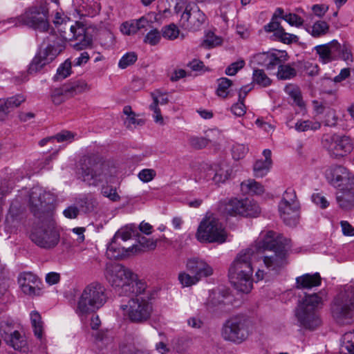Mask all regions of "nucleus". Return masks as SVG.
I'll list each match as a JSON object with an SVG mask.
<instances>
[{
    "label": "nucleus",
    "mask_w": 354,
    "mask_h": 354,
    "mask_svg": "<svg viewBox=\"0 0 354 354\" xmlns=\"http://www.w3.org/2000/svg\"><path fill=\"white\" fill-rule=\"evenodd\" d=\"M221 44V39L216 36L213 32H209L207 34L205 39L203 41V46L207 48H213Z\"/></svg>",
    "instance_id": "5fc2aeb1"
},
{
    "label": "nucleus",
    "mask_w": 354,
    "mask_h": 354,
    "mask_svg": "<svg viewBox=\"0 0 354 354\" xmlns=\"http://www.w3.org/2000/svg\"><path fill=\"white\" fill-rule=\"evenodd\" d=\"M218 210L225 215L256 217L261 209L259 205L249 198H225L219 202Z\"/></svg>",
    "instance_id": "1a4fd4ad"
},
{
    "label": "nucleus",
    "mask_w": 354,
    "mask_h": 354,
    "mask_svg": "<svg viewBox=\"0 0 354 354\" xmlns=\"http://www.w3.org/2000/svg\"><path fill=\"white\" fill-rule=\"evenodd\" d=\"M277 66L278 71L277 76L279 80H286L292 79L296 77L297 71L290 64H281V62H280V64Z\"/></svg>",
    "instance_id": "e433bc0d"
},
{
    "label": "nucleus",
    "mask_w": 354,
    "mask_h": 354,
    "mask_svg": "<svg viewBox=\"0 0 354 354\" xmlns=\"http://www.w3.org/2000/svg\"><path fill=\"white\" fill-rule=\"evenodd\" d=\"M339 207L344 209H351L354 207V191L351 187L339 190L336 196Z\"/></svg>",
    "instance_id": "473e14b6"
},
{
    "label": "nucleus",
    "mask_w": 354,
    "mask_h": 354,
    "mask_svg": "<svg viewBox=\"0 0 354 354\" xmlns=\"http://www.w3.org/2000/svg\"><path fill=\"white\" fill-rule=\"evenodd\" d=\"M315 50L319 55L321 62L326 64L336 60L339 57L340 44L337 41L333 40L328 44L315 46Z\"/></svg>",
    "instance_id": "b1692460"
},
{
    "label": "nucleus",
    "mask_w": 354,
    "mask_h": 354,
    "mask_svg": "<svg viewBox=\"0 0 354 354\" xmlns=\"http://www.w3.org/2000/svg\"><path fill=\"white\" fill-rule=\"evenodd\" d=\"M299 208L295 189L287 188L278 206L279 216L286 225L293 227L297 224Z\"/></svg>",
    "instance_id": "ddd939ff"
},
{
    "label": "nucleus",
    "mask_w": 354,
    "mask_h": 354,
    "mask_svg": "<svg viewBox=\"0 0 354 354\" xmlns=\"http://www.w3.org/2000/svg\"><path fill=\"white\" fill-rule=\"evenodd\" d=\"M21 214V209L17 202H12L10 205L8 214L6 216V221H11L13 222L17 220L19 214Z\"/></svg>",
    "instance_id": "4d7b16f0"
},
{
    "label": "nucleus",
    "mask_w": 354,
    "mask_h": 354,
    "mask_svg": "<svg viewBox=\"0 0 354 354\" xmlns=\"http://www.w3.org/2000/svg\"><path fill=\"white\" fill-rule=\"evenodd\" d=\"M270 166L271 165L268 161L257 160L253 167L254 176L257 178L263 177L268 174Z\"/></svg>",
    "instance_id": "a18cd8bd"
},
{
    "label": "nucleus",
    "mask_w": 354,
    "mask_h": 354,
    "mask_svg": "<svg viewBox=\"0 0 354 354\" xmlns=\"http://www.w3.org/2000/svg\"><path fill=\"white\" fill-rule=\"evenodd\" d=\"M18 283L22 292L30 297L41 295L42 282L39 278L31 272H24L19 274Z\"/></svg>",
    "instance_id": "4be33fe9"
},
{
    "label": "nucleus",
    "mask_w": 354,
    "mask_h": 354,
    "mask_svg": "<svg viewBox=\"0 0 354 354\" xmlns=\"http://www.w3.org/2000/svg\"><path fill=\"white\" fill-rule=\"evenodd\" d=\"M160 39V33L157 29L149 31L145 37L144 41L151 46L156 45Z\"/></svg>",
    "instance_id": "13d9d810"
},
{
    "label": "nucleus",
    "mask_w": 354,
    "mask_h": 354,
    "mask_svg": "<svg viewBox=\"0 0 354 354\" xmlns=\"http://www.w3.org/2000/svg\"><path fill=\"white\" fill-rule=\"evenodd\" d=\"M133 232V231L131 227H126L120 229L115 233L112 239L111 243L108 246L106 253L109 258L118 259L124 254L123 253L120 254V251H117V249L114 246V243L118 239H121L124 241L130 239L132 236Z\"/></svg>",
    "instance_id": "c756f323"
},
{
    "label": "nucleus",
    "mask_w": 354,
    "mask_h": 354,
    "mask_svg": "<svg viewBox=\"0 0 354 354\" xmlns=\"http://www.w3.org/2000/svg\"><path fill=\"white\" fill-rule=\"evenodd\" d=\"M25 100V97L20 94L6 99H0V120H3L5 116L20 106Z\"/></svg>",
    "instance_id": "c85d7f7f"
},
{
    "label": "nucleus",
    "mask_w": 354,
    "mask_h": 354,
    "mask_svg": "<svg viewBox=\"0 0 354 354\" xmlns=\"http://www.w3.org/2000/svg\"><path fill=\"white\" fill-rule=\"evenodd\" d=\"M331 314L340 325L351 324L354 322V287L346 286L334 298L331 305Z\"/></svg>",
    "instance_id": "20e7f679"
},
{
    "label": "nucleus",
    "mask_w": 354,
    "mask_h": 354,
    "mask_svg": "<svg viewBox=\"0 0 354 354\" xmlns=\"http://www.w3.org/2000/svg\"><path fill=\"white\" fill-rule=\"evenodd\" d=\"M322 283V277L319 272L304 274L295 279V288L298 290H310L318 287Z\"/></svg>",
    "instance_id": "cd10ccee"
},
{
    "label": "nucleus",
    "mask_w": 354,
    "mask_h": 354,
    "mask_svg": "<svg viewBox=\"0 0 354 354\" xmlns=\"http://www.w3.org/2000/svg\"><path fill=\"white\" fill-rule=\"evenodd\" d=\"M206 20L205 15L194 3H189L182 13L180 23V26L189 30H198Z\"/></svg>",
    "instance_id": "6ab92c4d"
},
{
    "label": "nucleus",
    "mask_w": 354,
    "mask_h": 354,
    "mask_svg": "<svg viewBox=\"0 0 354 354\" xmlns=\"http://www.w3.org/2000/svg\"><path fill=\"white\" fill-rule=\"evenodd\" d=\"M322 144L335 158L343 157L353 150L351 138L346 136L337 134H324L322 138Z\"/></svg>",
    "instance_id": "dca6fc26"
},
{
    "label": "nucleus",
    "mask_w": 354,
    "mask_h": 354,
    "mask_svg": "<svg viewBox=\"0 0 354 354\" xmlns=\"http://www.w3.org/2000/svg\"><path fill=\"white\" fill-rule=\"evenodd\" d=\"M138 245H133L131 247L125 250V254H129V252L137 254L145 251L146 250H153L156 247V242L150 240L145 236H140L138 238Z\"/></svg>",
    "instance_id": "72a5a7b5"
},
{
    "label": "nucleus",
    "mask_w": 354,
    "mask_h": 354,
    "mask_svg": "<svg viewBox=\"0 0 354 354\" xmlns=\"http://www.w3.org/2000/svg\"><path fill=\"white\" fill-rule=\"evenodd\" d=\"M47 39L50 43L45 48L39 50L29 65L28 73L30 75L41 71L45 66L52 62L64 48L63 41L57 35L51 33Z\"/></svg>",
    "instance_id": "6e6552de"
},
{
    "label": "nucleus",
    "mask_w": 354,
    "mask_h": 354,
    "mask_svg": "<svg viewBox=\"0 0 354 354\" xmlns=\"http://www.w3.org/2000/svg\"><path fill=\"white\" fill-rule=\"evenodd\" d=\"M70 30L73 33V38L77 41L72 44L75 50H82L91 45L92 39L86 35V30L83 26L77 23L76 25L71 26Z\"/></svg>",
    "instance_id": "a878e982"
},
{
    "label": "nucleus",
    "mask_w": 354,
    "mask_h": 354,
    "mask_svg": "<svg viewBox=\"0 0 354 354\" xmlns=\"http://www.w3.org/2000/svg\"><path fill=\"white\" fill-rule=\"evenodd\" d=\"M71 73V62L66 59L62 63L57 70V73L53 79L55 81H59L66 78Z\"/></svg>",
    "instance_id": "37998d69"
},
{
    "label": "nucleus",
    "mask_w": 354,
    "mask_h": 354,
    "mask_svg": "<svg viewBox=\"0 0 354 354\" xmlns=\"http://www.w3.org/2000/svg\"><path fill=\"white\" fill-rule=\"evenodd\" d=\"M137 59V55L134 52L127 53L120 59L118 66L122 69H124L133 64Z\"/></svg>",
    "instance_id": "de8ad7c7"
},
{
    "label": "nucleus",
    "mask_w": 354,
    "mask_h": 354,
    "mask_svg": "<svg viewBox=\"0 0 354 354\" xmlns=\"http://www.w3.org/2000/svg\"><path fill=\"white\" fill-rule=\"evenodd\" d=\"M254 58L257 64L265 66L267 70L275 68L281 62L280 58L274 53H259Z\"/></svg>",
    "instance_id": "2f4dec72"
},
{
    "label": "nucleus",
    "mask_w": 354,
    "mask_h": 354,
    "mask_svg": "<svg viewBox=\"0 0 354 354\" xmlns=\"http://www.w3.org/2000/svg\"><path fill=\"white\" fill-rule=\"evenodd\" d=\"M351 71L348 68H345L341 70L339 74L335 76L333 80L329 78L324 79L323 84H326L328 81L330 80V82H333L334 83L341 82L343 80H346L347 77L350 76Z\"/></svg>",
    "instance_id": "338daca9"
},
{
    "label": "nucleus",
    "mask_w": 354,
    "mask_h": 354,
    "mask_svg": "<svg viewBox=\"0 0 354 354\" xmlns=\"http://www.w3.org/2000/svg\"><path fill=\"white\" fill-rule=\"evenodd\" d=\"M75 134L69 131H62L54 137V140H57L58 142H72L74 139Z\"/></svg>",
    "instance_id": "69168bd1"
},
{
    "label": "nucleus",
    "mask_w": 354,
    "mask_h": 354,
    "mask_svg": "<svg viewBox=\"0 0 354 354\" xmlns=\"http://www.w3.org/2000/svg\"><path fill=\"white\" fill-rule=\"evenodd\" d=\"M55 197L42 187H34L29 195L30 212L39 221H50L53 215Z\"/></svg>",
    "instance_id": "423d86ee"
},
{
    "label": "nucleus",
    "mask_w": 354,
    "mask_h": 354,
    "mask_svg": "<svg viewBox=\"0 0 354 354\" xmlns=\"http://www.w3.org/2000/svg\"><path fill=\"white\" fill-rule=\"evenodd\" d=\"M124 286L123 291L120 296L135 295L136 297L147 296V292L149 290H153V288H148L145 281L140 280L136 274L133 273L131 277V280Z\"/></svg>",
    "instance_id": "393cba45"
},
{
    "label": "nucleus",
    "mask_w": 354,
    "mask_h": 354,
    "mask_svg": "<svg viewBox=\"0 0 354 354\" xmlns=\"http://www.w3.org/2000/svg\"><path fill=\"white\" fill-rule=\"evenodd\" d=\"M77 203L85 212H91L95 209L97 205L96 199L91 194H87L80 198Z\"/></svg>",
    "instance_id": "58836bf2"
},
{
    "label": "nucleus",
    "mask_w": 354,
    "mask_h": 354,
    "mask_svg": "<svg viewBox=\"0 0 354 354\" xmlns=\"http://www.w3.org/2000/svg\"><path fill=\"white\" fill-rule=\"evenodd\" d=\"M196 237L200 242L222 243L225 241L227 234L218 219L208 217L201 222L196 232Z\"/></svg>",
    "instance_id": "f8f14e48"
},
{
    "label": "nucleus",
    "mask_w": 354,
    "mask_h": 354,
    "mask_svg": "<svg viewBox=\"0 0 354 354\" xmlns=\"http://www.w3.org/2000/svg\"><path fill=\"white\" fill-rule=\"evenodd\" d=\"M241 188L243 192L260 195L264 192L263 186L255 181L254 179H249L241 183Z\"/></svg>",
    "instance_id": "f704fd0d"
},
{
    "label": "nucleus",
    "mask_w": 354,
    "mask_h": 354,
    "mask_svg": "<svg viewBox=\"0 0 354 354\" xmlns=\"http://www.w3.org/2000/svg\"><path fill=\"white\" fill-rule=\"evenodd\" d=\"M187 270L194 274L198 279L202 277L210 276L213 273V269L205 261L198 259L192 258L187 261Z\"/></svg>",
    "instance_id": "bb28decb"
},
{
    "label": "nucleus",
    "mask_w": 354,
    "mask_h": 354,
    "mask_svg": "<svg viewBox=\"0 0 354 354\" xmlns=\"http://www.w3.org/2000/svg\"><path fill=\"white\" fill-rule=\"evenodd\" d=\"M311 198L312 201L322 209H326L329 205V202L326 197L319 193L313 194Z\"/></svg>",
    "instance_id": "0e129e2a"
},
{
    "label": "nucleus",
    "mask_w": 354,
    "mask_h": 354,
    "mask_svg": "<svg viewBox=\"0 0 354 354\" xmlns=\"http://www.w3.org/2000/svg\"><path fill=\"white\" fill-rule=\"evenodd\" d=\"M81 169L82 179L89 186H97L104 182L107 183L112 177L106 164L94 162L91 158L84 160Z\"/></svg>",
    "instance_id": "4468645a"
},
{
    "label": "nucleus",
    "mask_w": 354,
    "mask_h": 354,
    "mask_svg": "<svg viewBox=\"0 0 354 354\" xmlns=\"http://www.w3.org/2000/svg\"><path fill=\"white\" fill-rule=\"evenodd\" d=\"M48 17V9L46 6H33L26 8L24 12L18 17L17 20L23 25L44 32H47L50 27Z\"/></svg>",
    "instance_id": "9d476101"
},
{
    "label": "nucleus",
    "mask_w": 354,
    "mask_h": 354,
    "mask_svg": "<svg viewBox=\"0 0 354 354\" xmlns=\"http://www.w3.org/2000/svg\"><path fill=\"white\" fill-rule=\"evenodd\" d=\"M254 254L253 248L240 251L231 263L228 276L231 283L239 292L248 293L253 287V268L251 259Z\"/></svg>",
    "instance_id": "f257e3e1"
},
{
    "label": "nucleus",
    "mask_w": 354,
    "mask_h": 354,
    "mask_svg": "<svg viewBox=\"0 0 354 354\" xmlns=\"http://www.w3.org/2000/svg\"><path fill=\"white\" fill-rule=\"evenodd\" d=\"M156 294V290H149L147 296L130 299L127 304L120 306L123 315L134 324H143L147 322L153 313V304L151 301L155 299Z\"/></svg>",
    "instance_id": "7ed1b4c3"
},
{
    "label": "nucleus",
    "mask_w": 354,
    "mask_h": 354,
    "mask_svg": "<svg viewBox=\"0 0 354 354\" xmlns=\"http://www.w3.org/2000/svg\"><path fill=\"white\" fill-rule=\"evenodd\" d=\"M133 273L122 264L109 263L106 264L104 274L109 285L120 295L124 286L130 281Z\"/></svg>",
    "instance_id": "2eb2a0df"
},
{
    "label": "nucleus",
    "mask_w": 354,
    "mask_h": 354,
    "mask_svg": "<svg viewBox=\"0 0 354 354\" xmlns=\"http://www.w3.org/2000/svg\"><path fill=\"white\" fill-rule=\"evenodd\" d=\"M2 337L15 350L21 351L26 348L27 342L26 338L18 330H15L10 333L4 332Z\"/></svg>",
    "instance_id": "7c9ffc66"
},
{
    "label": "nucleus",
    "mask_w": 354,
    "mask_h": 354,
    "mask_svg": "<svg viewBox=\"0 0 354 354\" xmlns=\"http://www.w3.org/2000/svg\"><path fill=\"white\" fill-rule=\"evenodd\" d=\"M122 34L131 35L138 32V26H136L133 20L124 22L120 26Z\"/></svg>",
    "instance_id": "bf43d9fd"
},
{
    "label": "nucleus",
    "mask_w": 354,
    "mask_h": 354,
    "mask_svg": "<svg viewBox=\"0 0 354 354\" xmlns=\"http://www.w3.org/2000/svg\"><path fill=\"white\" fill-rule=\"evenodd\" d=\"M329 183L339 190H343L354 185V176L344 167L331 166L326 171Z\"/></svg>",
    "instance_id": "aec40b11"
},
{
    "label": "nucleus",
    "mask_w": 354,
    "mask_h": 354,
    "mask_svg": "<svg viewBox=\"0 0 354 354\" xmlns=\"http://www.w3.org/2000/svg\"><path fill=\"white\" fill-rule=\"evenodd\" d=\"M285 92L292 100L294 103L300 108L304 106V102L302 100L301 93L299 88L295 84H288L284 88Z\"/></svg>",
    "instance_id": "c9c22d12"
},
{
    "label": "nucleus",
    "mask_w": 354,
    "mask_h": 354,
    "mask_svg": "<svg viewBox=\"0 0 354 354\" xmlns=\"http://www.w3.org/2000/svg\"><path fill=\"white\" fill-rule=\"evenodd\" d=\"M30 320L35 335L38 339H41L43 333V322L39 313L37 310L32 311L30 313Z\"/></svg>",
    "instance_id": "4c0bfd02"
},
{
    "label": "nucleus",
    "mask_w": 354,
    "mask_h": 354,
    "mask_svg": "<svg viewBox=\"0 0 354 354\" xmlns=\"http://www.w3.org/2000/svg\"><path fill=\"white\" fill-rule=\"evenodd\" d=\"M231 110L235 115L241 117L246 113V106L243 101L238 100V102L232 106Z\"/></svg>",
    "instance_id": "774afa93"
},
{
    "label": "nucleus",
    "mask_w": 354,
    "mask_h": 354,
    "mask_svg": "<svg viewBox=\"0 0 354 354\" xmlns=\"http://www.w3.org/2000/svg\"><path fill=\"white\" fill-rule=\"evenodd\" d=\"M156 176V172L152 169H142L138 174V178L143 183L151 181Z\"/></svg>",
    "instance_id": "6e6d98bb"
},
{
    "label": "nucleus",
    "mask_w": 354,
    "mask_h": 354,
    "mask_svg": "<svg viewBox=\"0 0 354 354\" xmlns=\"http://www.w3.org/2000/svg\"><path fill=\"white\" fill-rule=\"evenodd\" d=\"M245 64V63L243 59H239L238 61L233 62L230 66H228L226 68L225 73L227 75H235L239 71L244 67Z\"/></svg>",
    "instance_id": "864d4df0"
},
{
    "label": "nucleus",
    "mask_w": 354,
    "mask_h": 354,
    "mask_svg": "<svg viewBox=\"0 0 354 354\" xmlns=\"http://www.w3.org/2000/svg\"><path fill=\"white\" fill-rule=\"evenodd\" d=\"M321 292L306 294L304 298L298 305L295 316L300 326L305 329L313 330L322 324L318 313V307L322 304Z\"/></svg>",
    "instance_id": "f03ea898"
},
{
    "label": "nucleus",
    "mask_w": 354,
    "mask_h": 354,
    "mask_svg": "<svg viewBox=\"0 0 354 354\" xmlns=\"http://www.w3.org/2000/svg\"><path fill=\"white\" fill-rule=\"evenodd\" d=\"M252 324L244 315H236L225 322L221 328V337L225 341L241 344L248 339L251 333Z\"/></svg>",
    "instance_id": "0eeeda50"
},
{
    "label": "nucleus",
    "mask_w": 354,
    "mask_h": 354,
    "mask_svg": "<svg viewBox=\"0 0 354 354\" xmlns=\"http://www.w3.org/2000/svg\"><path fill=\"white\" fill-rule=\"evenodd\" d=\"M289 248H285L281 246L277 250H274V254L270 256L263 257V263L265 266L269 270L278 272L284 268L287 263L288 250Z\"/></svg>",
    "instance_id": "5701e85b"
},
{
    "label": "nucleus",
    "mask_w": 354,
    "mask_h": 354,
    "mask_svg": "<svg viewBox=\"0 0 354 354\" xmlns=\"http://www.w3.org/2000/svg\"><path fill=\"white\" fill-rule=\"evenodd\" d=\"M290 240L283 237L281 234H277L273 231H268L259 240L255 245H251L250 248H253L254 252L259 250H277L281 246H285V248H290Z\"/></svg>",
    "instance_id": "412c9836"
},
{
    "label": "nucleus",
    "mask_w": 354,
    "mask_h": 354,
    "mask_svg": "<svg viewBox=\"0 0 354 354\" xmlns=\"http://www.w3.org/2000/svg\"><path fill=\"white\" fill-rule=\"evenodd\" d=\"M283 19L290 26H295L297 27L301 26L304 23V19L295 13L285 15Z\"/></svg>",
    "instance_id": "e2e57ef3"
},
{
    "label": "nucleus",
    "mask_w": 354,
    "mask_h": 354,
    "mask_svg": "<svg viewBox=\"0 0 354 354\" xmlns=\"http://www.w3.org/2000/svg\"><path fill=\"white\" fill-rule=\"evenodd\" d=\"M274 35L279 39V40L284 44H290L296 42L298 40L297 36L285 32L283 28L279 30Z\"/></svg>",
    "instance_id": "3c124183"
},
{
    "label": "nucleus",
    "mask_w": 354,
    "mask_h": 354,
    "mask_svg": "<svg viewBox=\"0 0 354 354\" xmlns=\"http://www.w3.org/2000/svg\"><path fill=\"white\" fill-rule=\"evenodd\" d=\"M329 30L328 24L324 21H318L315 22L311 27V31L308 30L310 32L311 35L314 37H319L326 35Z\"/></svg>",
    "instance_id": "c03bdc74"
},
{
    "label": "nucleus",
    "mask_w": 354,
    "mask_h": 354,
    "mask_svg": "<svg viewBox=\"0 0 354 354\" xmlns=\"http://www.w3.org/2000/svg\"><path fill=\"white\" fill-rule=\"evenodd\" d=\"M218 87L216 95L222 98H226L228 95V88L232 85V81L227 77H221L218 79Z\"/></svg>",
    "instance_id": "79ce46f5"
},
{
    "label": "nucleus",
    "mask_w": 354,
    "mask_h": 354,
    "mask_svg": "<svg viewBox=\"0 0 354 354\" xmlns=\"http://www.w3.org/2000/svg\"><path fill=\"white\" fill-rule=\"evenodd\" d=\"M39 226L34 229L30 235L32 242L40 248L50 249L59 241V233L55 227L53 218L50 221H39Z\"/></svg>",
    "instance_id": "9b49d317"
},
{
    "label": "nucleus",
    "mask_w": 354,
    "mask_h": 354,
    "mask_svg": "<svg viewBox=\"0 0 354 354\" xmlns=\"http://www.w3.org/2000/svg\"><path fill=\"white\" fill-rule=\"evenodd\" d=\"M340 352L343 354H354V331L344 335Z\"/></svg>",
    "instance_id": "ea45409f"
},
{
    "label": "nucleus",
    "mask_w": 354,
    "mask_h": 354,
    "mask_svg": "<svg viewBox=\"0 0 354 354\" xmlns=\"http://www.w3.org/2000/svg\"><path fill=\"white\" fill-rule=\"evenodd\" d=\"M101 193L104 196L113 202L120 201V196L116 192V188L112 186L102 185Z\"/></svg>",
    "instance_id": "09e8293b"
},
{
    "label": "nucleus",
    "mask_w": 354,
    "mask_h": 354,
    "mask_svg": "<svg viewBox=\"0 0 354 354\" xmlns=\"http://www.w3.org/2000/svg\"><path fill=\"white\" fill-rule=\"evenodd\" d=\"M230 176L229 169L223 167L214 168L208 163H201L194 174V179L198 183L212 180L215 184L225 182Z\"/></svg>",
    "instance_id": "f3484780"
},
{
    "label": "nucleus",
    "mask_w": 354,
    "mask_h": 354,
    "mask_svg": "<svg viewBox=\"0 0 354 354\" xmlns=\"http://www.w3.org/2000/svg\"><path fill=\"white\" fill-rule=\"evenodd\" d=\"M338 121V116L336 111L333 109H328L325 111L324 123L326 126L334 127L336 126Z\"/></svg>",
    "instance_id": "8fccbe9b"
},
{
    "label": "nucleus",
    "mask_w": 354,
    "mask_h": 354,
    "mask_svg": "<svg viewBox=\"0 0 354 354\" xmlns=\"http://www.w3.org/2000/svg\"><path fill=\"white\" fill-rule=\"evenodd\" d=\"M162 35L166 39L174 40L178 37L179 29L174 24H171L162 28Z\"/></svg>",
    "instance_id": "49530a36"
},
{
    "label": "nucleus",
    "mask_w": 354,
    "mask_h": 354,
    "mask_svg": "<svg viewBox=\"0 0 354 354\" xmlns=\"http://www.w3.org/2000/svg\"><path fill=\"white\" fill-rule=\"evenodd\" d=\"M248 151V147L241 144H235L232 147V155L234 160H239L243 158Z\"/></svg>",
    "instance_id": "603ef678"
},
{
    "label": "nucleus",
    "mask_w": 354,
    "mask_h": 354,
    "mask_svg": "<svg viewBox=\"0 0 354 354\" xmlns=\"http://www.w3.org/2000/svg\"><path fill=\"white\" fill-rule=\"evenodd\" d=\"M107 301L106 288L99 282H93L86 286L79 300L76 313L86 315L98 310Z\"/></svg>",
    "instance_id": "39448f33"
},
{
    "label": "nucleus",
    "mask_w": 354,
    "mask_h": 354,
    "mask_svg": "<svg viewBox=\"0 0 354 354\" xmlns=\"http://www.w3.org/2000/svg\"><path fill=\"white\" fill-rule=\"evenodd\" d=\"M178 279L184 286H190L199 281V279H198L194 274V276H190L189 274L185 272L180 273L179 274Z\"/></svg>",
    "instance_id": "680f3d73"
},
{
    "label": "nucleus",
    "mask_w": 354,
    "mask_h": 354,
    "mask_svg": "<svg viewBox=\"0 0 354 354\" xmlns=\"http://www.w3.org/2000/svg\"><path fill=\"white\" fill-rule=\"evenodd\" d=\"M252 80L254 84H258L261 87H268L271 83L272 80L266 74L262 69H254L252 74Z\"/></svg>",
    "instance_id": "a19ab883"
},
{
    "label": "nucleus",
    "mask_w": 354,
    "mask_h": 354,
    "mask_svg": "<svg viewBox=\"0 0 354 354\" xmlns=\"http://www.w3.org/2000/svg\"><path fill=\"white\" fill-rule=\"evenodd\" d=\"M209 143V140L203 137H191L189 144L194 149H200L205 147Z\"/></svg>",
    "instance_id": "052dcab7"
},
{
    "label": "nucleus",
    "mask_w": 354,
    "mask_h": 354,
    "mask_svg": "<svg viewBox=\"0 0 354 354\" xmlns=\"http://www.w3.org/2000/svg\"><path fill=\"white\" fill-rule=\"evenodd\" d=\"M88 90L87 83L84 80H78L56 88L51 92L52 102L59 105L66 100Z\"/></svg>",
    "instance_id": "a211bd4d"
}]
</instances>
